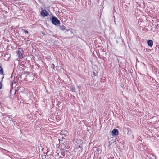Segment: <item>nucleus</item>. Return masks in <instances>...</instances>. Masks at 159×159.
Returning a JSON list of instances; mask_svg holds the SVG:
<instances>
[{
	"mask_svg": "<svg viewBox=\"0 0 159 159\" xmlns=\"http://www.w3.org/2000/svg\"><path fill=\"white\" fill-rule=\"evenodd\" d=\"M62 132L61 133V134H63L62 133Z\"/></svg>",
	"mask_w": 159,
	"mask_h": 159,
	"instance_id": "obj_17",
	"label": "nucleus"
},
{
	"mask_svg": "<svg viewBox=\"0 0 159 159\" xmlns=\"http://www.w3.org/2000/svg\"><path fill=\"white\" fill-rule=\"evenodd\" d=\"M2 86V84L0 82V89H1Z\"/></svg>",
	"mask_w": 159,
	"mask_h": 159,
	"instance_id": "obj_12",
	"label": "nucleus"
},
{
	"mask_svg": "<svg viewBox=\"0 0 159 159\" xmlns=\"http://www.w3.org/2000/svg\"><path fill=\"white\" fill-rule=\"evenodd\" d=\"M52 23L55 25H57L60 23L57 17L54 16L52 17Z\"/></svg>",
	"mask_w": 159,
	"mask_h": 159,
	"instance_id": "obj_1",
	"label": "nucleus"
},
{
	"mask_svg": "<svg viewBox=\"0 0 159 159\" xmlns=\"http://www.w3.org/2000/svg\"><path fill=\"white\" fill-rule=\"evenodd\" d=\"M18 89H17V90H16H16H15L16 91H15V93H16V91H18Z\"/></svg>",
	"mask_w": 159,
	"mask_h": 159,
	"instance_id": "obj_14",
	"label": "nucleus"
},
{
	"mask_svg": "<svg viewBox=\"0 0 159 159\" xmlns=\"http://www.w3.org/2000/svg\"><path fill=\"white\" fill-rule=\"evenodd\" d=\"M93 74H94V75H95V73L94 72H93Z\"/></svg>",
	"mask_w": 159,
	"mask_h": 159,
	"instance_id": "obj_16",
	"label": "nucleus"
},
{
	"mask_svg": "<svg viewBox=\"0 0 159 159\" xmlns=\"http://www.w3.org/2000/svg\"><path fill=\"white\" fill-rule=\"evenodd\" d=\"M147 43L149 46L152 47L153 44V41L151 40H148Z\"/></svg>",
	"mask_w": 159,
	"mask_h": 159,
	"instance_id": "obj_5",
	"label": "nucleus"
},
{
	"mask_svg": "<svg viewBox=\"0 0 159 159\" xmlns=\"http://www.w3.org/2000/svg\"><path fill=\"white\" fill-rule=\"evenodd\" d=\"M60 29L63 31L66 30L67 31H68V30H66V28L64 25L61 26L60 27Z\"/></svg>",
	"mask_w": 159,
	"mask_h": 159,
	"instance_id": "obj_7",
	"label": "nucleus"
},
{
	"mask_svg": "<svg viewBox=\"0 0 159 159\" xmlns=\"http://www.w3.org/2000/svg\"><path fill=\"white\" fill-rule=\"evenodd\" d=\"M79 148H80V150L81 151L82 150V147L81 146L79 145L78 147L77 148L78 149Z\"/></svg>",
	"mask_w": 159,
	"mask_h": 159,
	"instance_id": "obj_11",
	"label": "nucleus"
},
{
	"mask_svg": "<svg viewBox=\"0 0 159 159\" xmlns=\"http://www.w3.org/2000/svg\"><path fill=\"white\" fill-rule=\"evenodd\" d=\"M78 140L80 141V143H83V142L80 139Z\"/></svg>",
	"mask_w": 159,
	"mask_h": 159,
	"instance_id": "obj_13",
	"label": "nucleus"
},
{
	"mask_svg": "<svg viewBox=\"0 0 159 159\" xmlns=\"http://www.w3.org/2000/svg\"><path fill=\"white\" fill-rule=\"evenodd\" d=\"M80 86H78V88L80 89Z\"/></svg>",
	"mask_w": 159,
	"mask_h": 159,
	"instance_id": "obj_15",
	"label": "nucleus"
},
{
	"mask_svg": "<svg viewBox=\"0 0 159 159\" xmlns=\"http://www.w3.org/2000/svg\"><path fill=\"white\" fill-rule=\"evenodd\" d=\"M118 134V131L117 129H115L112 131V135L113 136H117Z\"/></svg>",
	"mask_w": 159,
	"mask_h": 159,
	"instance_id": "obj_3",
	"label": "nucleus"
},
{
	"mask_svg": "<svg viewBox=\"0 0 159 159\" xmlns=\"http://www.w3.org/2000/svg\"><path fill=\"white\" fill-rule=\"evenodd\" d=\"M70 89L72 92H75V89L74 87L71 86L70 87Z\"/></svg>",
	"mask_w": 159,
	"mask_h": 159,
	"instance_id": "obj_8",
	"label": "nucleus"
},
{
	"mask_svg": "<svg viewBox=\"0 0 159 159\" xmlns=\"http://www.w3.org/2000/svg\"><path fill=\"white\" fill-rule=\"evenodd\" d=\"M17 54L18 56L21 58L23 57V56L22 53L20 51H18L17 52Z\"/></svg>",
	"mask_w": 159,
	"mask_h": 159,
	"instance_id": "obj_6",
	"label": "nucleus"
},
{
	"mask_svg": "<svg viewBox=\"0 0 159 159\" xmlns=\"http://www.w3.org/2000/svg\"><path fill=\"white\" fill-rule=\"evenodd\" d=\"M48 15V12L45 10H43L41 11V15L42 16L45 17Z\"/></svg>",
	"mask_w": 159,
	"mask_h": 159,
	"instance_id": "obj_2",
	"label": "nucleus"
},
{
	"mask_svg": "<svg viewBox=\"0 0 159 159\" xmlns=\"http://www.w3.org/2000/svg\"><path fill=\"white\" fill-rule=\"evenodd\" d=\"M3 73V68L0 66V74L2 75Z\"/></svg>",
	"mask_w": 159,
	"mask_h": 159,
	"instance_id": "obj_9",
	"label": "nucleus"
},
{
	"mask_svg": "<svg viewBox=\"0 0 159 159\" xmlns=\"http://www.w3.org/2000/svg\"><path fill=\"white\" fill-rule=\"evenodd\" d=\"M53 156L55 159H59L60 158V157L59 156V154L55 152L53 154Z\"/></svg>",
	"mask_w": 159,
	"mask_h": 159,
	"instance_id": "obj_4",
	"label": "nucleus"
},
{
	"mask_svg": "<svg viewBox=\"0 0 159 159\" xmlns=\"http://www.w3.org/2000/svg\"><path fill=\"white\" fill-rule=\"evenodd\" d=\"M22 30L26 34H27V35L28 34V32L27 30H26L25 29H23Z\"/></svg>",
	"mask_w": 159,
	"mask_h": 159,
	"instance_id": "obj_10",
	"label": "nucleus"
}]
</instances>
